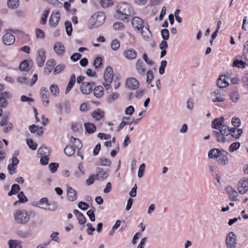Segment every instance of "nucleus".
Wrapping results in <instances>:
<instances>
[{"label":"nucleus","instance_id":"nucleus-1","mask_svg":"<svg viewBox=\"0 0 248 248\" xmlns=\"http://www.w3.org/2000/svg\"><path fill=\"white\" fill-rule=\"evenodd\" d=\"M115 17L122 20L134 15V11L131 6L128 3L124 2H120L117 5Z\"/></svg>","mask_w":248,"mask_h":248},{"label":"nucleus","instance_id":"nucleus-2","mask_svg":"<svg viewBox=\"0 0 248 248\" xmlns=\"http://www.w3.org/2000/svg\"><path fill=\"white\" fill-rule=\"evenodd\" d=\"M105 15L103 12H98L93 14L89 20V29L97 28L102 25L105 20Z\"/></svg>","mask_w":248,"mask_h":248},{"label":"nucleus","instance_id":"nucleus-3","mask_svg":"<svg viewBox=\"0 0 248 248\" xmlns=\"http://www.w3.org/2000/svg\"><path fill=\"white\" fill-rule=\"evenodd\" d=\"M113 78V69L110 66H108L105 69L104 74V81L103 82V85L107 91H110L111 92V86L110 85Z\"/></svg>","mask_w":248,"mask_h":248},{"label":"nucleus","instance_id":"nucleus-4","mask_svg":"<svg viewBox=\"0 0 248 248\" xmlns=\"http://www.w3.org/2000/svg\"><path fill=\"white\" fill-rule=\"evenodd\" d=\"M14 217L18 224H25L30 219V215L25 210H16L14 213Z\"/></svg>","mask_w":248,"mask_h":248},{"label":"nucleus","instance_id":"nucleus-5","mask_svg":"<svg viewBox=\"0 0 248 248\" xmlns=\"http://www.w3.org/2000/svg\"><path fill=\"white\" fill-rule=\"evenodd\" d=\"M40 95L43 105L47 107L49 104V94L46 87H42L40 90Z\"/></svg>","mask_w":248,"mask_h":248},{"label":"nucleus","instance_id":"nucleus-6","mask_svg":"<svg viewBox=\"0 0 248 248\" xmlns=\"http://www.w3.org/2000/svg\"><path fill=\"white\" fill-rule=\"evenodd\" d=\"M236 236L232 232H230L226 236V244L228 248H234L236 246Z\"/></svg>","mask_w":248,"mask_h":248},{"label":"nucleus","instance_id":"nucleus-7","mask_svg":"<svg viewBox=\"0 0 248 248\" xmlns=\"http://www.w3.org/2000/svg\"><path fill=\"white\" fill-rule=\"evenodd\" d=\"M139 86L140 82L135 78H129L125 80V87L129 90L137 89Z\"/></svg>","mask_w":248,"mask_h":248},{"label":"nucleus","instance_id":"nucleus-8","mask_svg":"<svg viewBox=\"0 0 248 248\" xmlns=\"http://www.w3.org/2000/svg\"><path fill=\"white\" fill-rule=\"evenodd\" d=\"M135 69L139 76L143 77L146 73L145 65L141 59L137 60L135 64Z\"/></svg>","mask_w":248,"mask_h":248},{"label":"nucleus","instance_id":"nucleus-9","mask_svg":"<svg viewBox=\"0 0 248 248\" xmlns=\"http://www.w3.org/2000/svg\"><path fill=\"white\" fill-rule=\"evenodd\" d=\"M211 99L214 102H223L225 100L223 93L220 90H216L211 93Z\"/></svg>","mask_w":248,"mask_h":248},{"label":"nucleus","instance_id":"nucleus-10","mask_svg":"<svg viewBox=\"0 0 248 248\" xmlns=\"http://www.w3.org/2000/svg\"><path fill=\"white\" fill-rule=\"evenodd\" d=\"M46 51L44 49H40L37 51L36 57L37 64L39 67H42L46 61Z\"/></svg>","mask_w":248,"mask_h":248},{"label":"nucleus","instance_id":"nucleus-11","mask_svg":"<svg viewBox=\"0 0 248 248\" xmlns=\"http://www.w3.org/2000/svg\"><path fill=\"white\" fill-rule=\"evenodd\" d=\"M237 187L240 193H246L248 191V178L241 179L238 183Z\"/></svg>","mask_w":248,"mask_h":248},{"label":"nucleus","instance_id":"nucleus-12","mask_svg":"<svg viewBox=\"0 0 248 248\" xmlns=\"http://www.w3.org/2000/svg\"><path fill=\"white\" fill-rule=\"evenodd\" d=\"M10 97V94L7 92L0 93V108H5L8 104L6 98Z\"/></svg>","mask_w":248,"mask_h":248},{"label":"nucleus","instance_id":"nucleus-13","mask_svg":"<svg viewBox=\"0 0 248 248\" xmlns=\"http://www.w3.org/2000/svg\"><path fill=\"white\" fill-rule=\"evenodd\" d=\"M132 26L135 30L139 31L141 29L144 28L143 21L142 19L139 17H134L132 20Z\"/></svg>","mask_w":248,"mask_h":248},{"label":"nucleus","instance_id":"nucleus-14","mask_svg":"<svg viewBox=\"0 0 248 248\" xmlns=\"http://www.w3.org/2000/svg\"><path fill=\"white\" fill-rule=\"evenodd\" d=\"M80 90L82 93L89 94L92 92L93 86L90 82H83L81 84Z\"/></svg>","mask_w":248,"mask_h":248},{"label":"nucleus","instance_id":"nucleus-15","mask_svg":"<svg viewBox=\"0 0 248 248\" xmlns=\"http://www.w3.org/2000/svg\"><path fill=\"white\" fill-rule=\"evenodd\" d=\"M123 54L125 58L129 60L135 59L138 55L137 52L133 48H130L125 50Z\"/></svg>","mask_w":248,"mask_h":248},{"label":"nucleus","instance_id":"nucleus-16","mask_svg":"<svg viewBox=\"0 0 248 248\" xmlns=\"http://www.w3.org/2000/svg\"><path fill=\"white\" fill-rule=\"evenodd\" d=\"M60 19V16L58 12H52L49 20V24L52 27L57 25Z\"/></svg>","mask_w":248,"mask_h":248},{"label":"nucleus","instance_id":"nucleus-17","mask_svg":"<svg viewBox=\"0 0 248 248\" xmlns=\"http://www.w3.org/2000/svg\"><path fill=\"white\" fill-rule=\"evenodd\" d=\"M2 41L6 45H11L15 42V37L13 34L7 32L3 35Z\"/></svg>","mask_w":248,"mask_h":248},{"label":"nucleus","instance_id":"nucleus-18","mask_svg":"<svg viewBox=\"0 0 248 248\" xmlns=\"http://www.w3.org/2000/svg\"><path fill=\"white\" fill-rule=\"evenodd\" d=\"M229 77L225 75H221L217 81V84L220 88H225L229 85L227 79Z\"/></svg>","mask_w":248,"mask_h":248},{"label":"nucleus","instance_id":"nucleus-19","mask_svg":"<svg viewBox=\"0 0 248 248\" xmlns=\"http://www.w3.org/2000/svg\"><path fill=\"white\" fill-rule=\"evenodd\" d=\"M54 49L56 54L59 56L63 55L65 52V48L61 42H57L54 46Z\"/></svg>","mask_w":248,"mask_h":248},{"label":"nucleus","instance_id":"nucleus-20","mask_svg":"<svg viewBox=\"0 0 248 248\" xmlns=\"http://www.w3.org/2000/svg\"><path fill=\"white\" fill-rule=\"evenodd\" d=\"M140 30H141V34L145 40L149 41L151 39L152 35L148 27L142 28Z\"/></svg>","mask_w":248,"mask_h":248},{"label":"nucleus","instance_id":"nucleus-21","mask_svg":"<svg viewBox=\"0 0 248 248\" xmlns=\"http://www.w3.org/2000/svg\"><path fill=\"white\" fill-rule=\"evenodd\" d=\"M67 199L69 201L73 202L77 199V192L73 188L67 187Z\"/></svg>","mask_w":248,"mask_h":248},{"label":"nucleus","instance_id":"nucleus-22","mask_svg":"<svg viewBox=\"0 0 248 248\" xmlns=\"http://www.w3.org/2000/svg\"><path fill=\"white\" fill-rule=\"evenodd\" d=\"M228 193L229 194V199L231 201H237V197L238 196V193L234 190L231 187L227 188Z\"/></svg>","mask_w":248,"mask_h":248},{"label":"nucleus","instance_id":"nucleus-23","mask_svg":"<svg viewBox=\"0 0 248 248\" xmlns=\"http://www.w3.org/2000/svg\"><path fill=\"white\" fill-rule=\"evenodd\" d=\"M230 134L231 136L236 139L239 138L243 133L242 129H236L235 127L230 129Z\"/></svg>","mask_w":248,"mask_h":248},{"label":"nucleus","instance_id":"nucleus-24","mask_svg":"<svg viewBox=\"0 0 248 248\" xmlns=\"http://www.w3.org/2000/svg\"><path fill=\"white\" fill-rule=\"evenodd\" d=\"M222 152L218 149H213L210 150L208 154V157L210 158L220 157L221 155Z\"/></svg>","mask_w":248,"mask_h":248},{"label":"nucleus","instance_id":"nucleus-25","mask_svg":"<svg viewBox=\"0 0 248 248\" xmlns=\"http://www.w3.org/2000/svg\"><path fill=\"white\" fill-rule=\"evenodd\" d=\"M76 82V76L74 74H73L71 75L70 80L68 83V84L66 87V89L65 90V93H68L69 91L71 90V89L73 88L74 86L75 83Z\"/></svg>","mask_w":248,"mask_h":248},{"label":"nucleus","instance_id":"nucleus-26","mask_svg":"<svg viewBox=\"0 0 248 248\" xmlns=\"http://www.w3.org/2000/svg\"><path fill=\"white\" fill-rule=\"evenodd\" d=\"M38 207L44 209H47L48 206L50 205V203L48 202L47 199L46 198H43L40 199L38 202Z\"/></svg>","mask_w":248,"mask_h":248},{"label":"nucleus","instance_id":"nucleus-27","mask_svg":"<svg viewBox=\"0 0 248 248\" xmlns=\"http://www.w3.org/2000/svg\"><path fill=\"white\" fill-rule=\"evenodd\" d=\"M99 170L98 171L97 173L95 175L96 179H102L104 180L106 179L108 176V174L106 172L104 171L102 169L99 168Z\"/></svg>","mask_w":248,"mask_h":248},{"label":"nucleus","instance_id":"nucleus-28","mask_svg":"<svg viewBox=\"0 0 248 248\" xmlns=\"http://www.w3.org/2000/svg\"><path fill=\"white\" fill-rule=\"evenodd\" d=\"M9 248H22L21 243L16 240H10L8 241Z\"/></svg>","mask_w":248,"mask_h":248},{"label":"nucleus","instance_id":"nucleus-29","mask_svg":"<svg viewBox=\"0 0 248 248\" xmlns=\"http://www.w3.org/2000/svg\"><path fill=\"white\" fill-rule=\"evenodd\" d=\"M86 131L89 133H93L96 130V126L93 124L87 123L84 124Z\"/></svg>","mask_w":248,"mask_h":248},{"label":"nucleus","instance_id":"nucleus-30","mask_svg":"<svg viewBox=\"0 0 248 248\" xmlns=\"http://www.w3.org/2000/svg\"><path fill=\"white\" fill-rule=\"evenodd\" d=\"M92 116L96 120H100L104 116V112L100 109H97L93 112Z\"/></svg>","mask_w":248,"mask_h":248},{"label":"nucleus","instance_id":"nucleus-31","mask_svg":"<svg viewBox=\"0 0 248 248\" xmlns=\"http://www.w3.org/2000/svg\"><path fill=\"white\" fill-rule=\"evenodd\" d=\"M71 142L73 143V146L74 148H76L79 150L82 147V143L81 142V141L79 139L72 137L71 138Z\"/></svg>","mask_w":248,"mask_h":248},{"label":"nucleus","instance_id":"nucleus-32","mask_svg":"<svg viewBox=\"0 0 248 248\" xmlns=\"http://www.w3.org/2000/svg\"><path fill=\"white\" fill-rule=\"evenodd\" d=\"M38 154L39 156H49V150L45 146H42L40 147L38 150Z\"/></svg>","mask_w":248,"mask_h":248},{"label":"nucleus","instance_id":"nucleus-33","mask_svg":"<svg viewBox=\"0 0 248 248\" xmlns=\"http://www.w3.org/2000/svg\"><path fill=\"white\" fill-rule=\"evenodd\" d=\"M227 153L225 151H223L221 155L218 157V162L221 165H225L228 163V158L226 154Z\"/></svg>","mask_w":248,"mask_h":248},{"label":"nucleus","instance_id":"nucleus-34","mask_svg":"<svg viewBox=\"0 0 248 248\" xmlns=\"http://www.w3.org/2000/svg\"><path fill=\"white\" fill-rule=\"evenodd\" d=\"M220 135H222L223 137H225L230 134V129L227 125L223 124L220 129Z\"/></svg>","mask_w":248,"mask_h":248},{"label":"nucleus","instance_id":"nucleus-35","mask_svg":"<svg viewBox=\"0 0 248 248\" xmlns=\"http://www.w3.org/2000/svg\"><path fill=\"white\" fill-rule=\"evenodd\" d=\"M20 190V186L17 184H14L11 186V190L8 192V195L11 196L13 194L17 193Z\"/></svg>","mask_w":248,"mask_h":248},{"label":"nucleus","instance_id":"nucleus-36","mask_svg":"<svg viewBox=\"0 0 248 248\" xmlns=\"http://www.w3.org/2000/svg\"><path fill=\"white\" fill-rule=\"evenodd\" d=\"M19 4V0H8L7 2V5L9 8L12 9L17 8Z\"/></svg>","mask_w":248,"mask_h":248},{"label":"nucleus","instance_id":"nucleus-37","mask_svg":"<svg viewBox=\"0 0 248 248\" xmlns=\"http://www.w3.org/2000/svg\"><path fill=\"white\" fill-rule=\"evenodd\" d=\"M103 88L101 86H97L93 89V93L97 97H99L103 95Z\"/></svg>","mask_w":248,"mask_h":248},{"label":"nucleus","instance_id":"nucleus-38","mask_svg":"<svg viewBox=\"0 0 248 248\" xmlns=\"http://www.w3.org/2000/svg\"><path fill=\"white\" fill-rule=\"evenodd\" d=\"M51 93L54 96H58L59 94V89L56 84L51 85L49 88Z\"/></svg>","mask_w":248,"mask_h":248},{"label":"nucleus","instance_id":"nucleus-39","mask_svg":"<svg viewBox=\"0 0 248 248\" xmlns=\"http://www.w3.org/2000/svg\"><path fill=\"white\" fill-rule=\"evenodd\" d=\"M230 97L232 101L237 102L239 99V94L237 91H232L230 93Z\"/></svg>","mask_w":248,"mask_h":248},{"label":"nucleus","instance_id":"nucleus-40","mask_svg":"<svg viewBox=\"0 0 248 248\" xmlns=\"http://www.w3.org/2000/svg\"><path fill=\"white\" fill-rule=\"evenodd\" d=\"M9 115L10 113L8 112H6L5 114L3 116L0 122V126H6L9 124V123H8V121L9 120Z\"/></svg>","mask_w":248,"mask_h":248},{"label":"nucleus","instance_id":"nucleus-41","mask_svg":"<svg viewBox=\"0 0 248 248\" xmlns=\"http://www.w3.org/2000/svg\"><path fill=\"white\" fill-rule=\"evenodd\" d=\"M224 124H221L219 121L218 120V118H216L212 122V127L213 128L220 130L222 126H223Z\"/></svg>","mask_w":248,"mask_h":248},{"label":"nucleus","instance_id":"nucleus-42","mask_svg":"<svg viewBox=\"0 0 248 248\" xmlns=\"http://www.w3.org/2000/svg\"><path fill=\"white\" fill-rule=\"evenodd\" d=\"M64 153L68 156L73 155L75 152V148L72 146H67L64 149Z\"/></svg>","mask_w":248,"mask_h":248},{"label":"nucleus","instance_id":"nucleus-43","mask_svg":"<svg viewBox=\"0 0 248 248\" xmlns=\"http://www.w3.org/2000/svg\"><path fill=\"white\" fill-rule=\"evenodd\" d=\"M124 28V24L122 22H117L113 25V28L115 31H123Z\"/></svg>","mask_w":248,"mask_h":248},{"label":"nucleus","instance_id":"nucleus-44","mask_svg":"<svg viewBox=\"0 0 248 248\" xmlns=\"http://www.w3.org/2000/svg\"><path fill=\"white\" fill-rule=\"evenodd\" d=\"M246 63L242 60H235L233 61V66L240 68H245Z\"/></svg>","mask_w":248,"mask_h":248},{"label":"nucleus","instance_id":"nucleus-45","mask_svg":"<svg viewBox=\"0 0 248 248\" xmlns=\"http://www.w3.org/2000/svg\"><path fill=\"white\" fill-rule=\"evenodd\" d=\"M213 133L217 137V141L221 142H225L226 139L225 137H223L222 135H220V130L219 131H214Z\"/></svg>","mask_w":248,"mask_h":248},{"label":"nucleus","instance_id":"nucleus-46","mask_svg":"<svg viewBox=\"0 0 248 248\" xmlns=\"http://www.w3.org/2000/svg\"><path fill=\"white\" fill-rule=\"evenodd\" d=\"M65 67V65L64 64H60L55 67L53 71V74L56 75L62 71Z\"/></svg>","mask_w":248,"mask_h":248},{"label":"nucleus","instance_id":"nucleus-47","mask_svg":"<svg viewBox=\"0 0 248 248\" xmlns=\"http://www.w3.org/2000/svg\"><path fill=\"white\" fill-rule=\"evenodd\" d=\"M65 26L67 34L69 36L71 35L72 31L71 23L68 21H66L65 22Z\"/></svg>","mask_w":248,"mask_h":248},{"label":"nucleus","instance_id":"nucleus-48","mask_svg":"<svg viewBox=\"0 0 248 248\" xmlns=\"http://www.w3.org/2000/svg\"><path fill=\"white\" fill-rule=\"evenodd\" d=\"M154 76L152 70H150L146 73V82L148 84L151 83L152 80L153 79Z\"/></svg>","mask_w":248,"mask_h":248},{"label":"nucleus","instance_id":"nucleus-49","mask_svg":"<svg viewBox=\"0 0 248 248\" xmlns=\"http://www.w3.org/2000/svg\"><path fill=\"white\" fill-rule=\"evenodd\" d=\"M240 143L239 142H235L231 144L229 147V151L233 152L237 150L240 147Z\"/></svg>","mask_w":248,"mask_h":248},{"label":"nucleus","instance_id":"nucleus-50","mask_svg":"<svg viewBox=\"0 0 248 248\" xmlns=\"http://www.w3.org/2000/svg\"><path fill=\"white\" fill-rule=\"evenodd\" d=\"M17 197L19 199V202L21 203H25L28 201L27 198L25 196L23 192H20L18 195Z\"/></svg>","mask_w":248,"mask_h":248},{"label":"nucleus","instance_id":"nucleus-51","mask_svg":"<svg viewBox=\"0 0 248 248\" xmlns=\"http://www.w3.org/2000/svg\"><path fill=\"white\" fill-rule=\"evenodd\" d=\"M27 144L31 149L34 150H36L37 147V144L34 142L31 139L27 140Z\"/></svg>","mask_w":248,"mask_h":248},{"label":"nucleus","instance_id":"nucleus-52","mask_svg":"<svg viewBox=\"0 0 248 248\" xmlns=\"http://www.w3.org/2000/svg\"><path fill=\"white\" fill-rule=\"evenodd\" d=\"M100 163L103 166H109L111 164V161L109 159L102 157L100 159Z\"/></svg>","mask_w":248,"mask_h":248},{"label":"nucleus","instance_id":"nucleus-53","mask_svg":"<svg viewBox=\"0 0 248 248\" xmlns=\"http://www.w3.org/2000/svg\"><path fill=\"white\" fill-rule=\"evenodd\" d=\"M232 124L235 128L240 126L241 124L240 119L238 117H233L232 120Z\"/></svg>","mask_w":248,"mask_h":248},{"label":"nucleus","instance_id":"nucleus-54","mask_svg":"<svg viewBox=\"0 0 248 248\" xmlns=\"http://www.w3.org/2000/svg\"><path fill=\"white\" fill-rule=\"evenodd\" d=\"M161 33L162 37L164 40H167L169 38V31L168 30L166 29L162 30L161 31Z\"/></svg>","mask_w":248,"mask_h":248},{"label":"nucleus","instance_id":"nucleus-55","mask_svg":"<svg viewBox=\"0 0 248 248\" xmlns=\"http://www.w3.org/2000/svg\"><path fill=\"white\" fill-rule=\"evenodd\" d=\"M17 234L22 238H27L30 236V233L28 231H18L17 232Z\"/></svg>","mask_w":248,"mask_h":248},{"label":"nucleus","instance_id":"nucleus-56","mask_svg":"<svg viewBox=\"0 0 248 248\" xmlns=\"http://www.w3.org/2000/svg\"><path fill=\"white\" fill-rule=\"evenodd\" d=\"M48 167L51 172L54 173L57 170L59 164L57 163H51Z\"/></svg>","mask_w":248,"mask_h":248},{"label":"nucleus","instance_id":"nucleus-57","mask_svg":"<svg viewBox=\"0 0 248 248\" xmlns=\"http://www.w3.org/2000/svg\"><path fill=\"white\" fill-rule=\"evenodd\" d=\"M29 66V63L27 60H24L19 65V68L21 71H25L26 68Z\"/></svg>","mask_w":248,"mask_h":248},{"label":"nucleus","instance_id":"nucleus-58","mask_svg":"<svg viewBox=\"0 0 248 248\" xmlns=\"http://www.w3.org/2000/svg\"><path fill=\"white\" fill-rule=\"evenodd\" d=\"M111 48L114 50H117L120 47V43L117 40L112 41L111 45Z\"/></svg>","mask_w":248,"mask_h":248},{"label":"nucleus","instance_id":"nucleus-59","mask_svg":"<svg viewBox=\"0 0 248 248\" xmlns=\"http://www.w3.org/2000/svg\"><path fill=\"white\" fill-rule=\"evenodd\" d=\"M123 122L125 123V125L132 124L134 122V119L130 117H124L122 119Z\"/></svg>","mask_w":248,"mask_h":248},{"label":"nucleus","instance_id":"nucleus-60","mask_svg":"<svg viewBox=\"0 0 248 248\" xmlns=\"http://www.w3.org/2000/svg\"><path fill=\"white\" fill-rule=\"evenodd\" d=\"M102 59L100 57H97L93 62V65L94 67L97 68L100 67L102 65Z\"/></svg>","mask_w":248,"mask_h":248},{"label":"nucleus","instance_id":"nucleus-61","mask_svg":"<svg viewBox=\"0 0 248 248\" xmlns=\"http://www.w3.org/2000/svg\"><path fill=\"white\" fill-rule=\"evenodd\" d=\"M40 162L42 165H46L48 163L49 157L48 156H40Z\"/></svg>","mask_w":248,"mask_h":248},{"label":"nucleus","instance_id":"nucleus-62","mask_svg":"<svg viewBox=\"0 0 248 248\" xmlns=\"http://www.w3.org/2000/svg\"><path fill=\"white\" fill-rule=\"evenodd\" d=\"M96 179V177L95 175H92L86 180V183L88 186L91 185L94 183V181Z\"/></svg>","mask_w":248,"mask_h":248},{"label":"nucleus","instance_id":"nucleus-63","mask_svg":"<svg viewBox=\"0 0 248 248\" xmlns=\"http://www.w3.org/2000/svg\"><path fill=\"white\" fill-rule=\"evenodd\" d=\"M145 168V165L144 163H143L140 165V166L139 168L138 174L139 177L140 178V177H142L143 172L144 171Z\"/></svg>","mask_w":248,"mask_h":248},{"label":"nucleus","instance_id":"nucleus-64","mask_svg":"<svg viewBox=\"0 0 248 248\" xmlns=\"http://www.w3.org/2000/svg\"><path fill=\"white\" fill-rule=\"evenodd\" d=\"M77 218L80 224H84L85 223L86 220V218L81 213L77 216Z\"/></svg>","mask_w":248,"mask_h":248}]
</instances>
